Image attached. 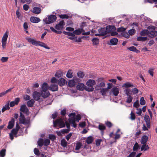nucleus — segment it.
<instances>
[{
	"label": "nucleus",
	"instance_id": "obj_13",
	"mask_svg": "<svg viewBox=\"0 0 157 157\" xmlns=\"http://www.w3.org/2000/svg\"><path fill=\"white\" fill-rule=\"evenodd\" d=\"M106 29V33H110L112 31H115L116 30V28L114 25L107 26L105 28Z\"/></svg>",
	"mask_w": 157,
	"mask_h": 157
},
{
	"label": "nucleus",
	"instance_id": "obj_23",
	"mask_svg": "<svg viewBox=\"0 0 157 157\" xmlns=\"http://www.w3.org/2000/svg\"><path fill=\"white\" fill-rule=\"evenodd\" d=\"M83 31H84V29L83 28L78 29L75 31H74L73 33V34L75 35H79L82 33V32Z\"/></svg>",
	"mask_w": 157,
	"mask_h": 157
},
{
	"label": "nucleus",
	"instance_id": "obj_14",
	"mask_svg": "<svg viewBox=\"0 0 157 157\" xmlns=\"http://www.w3.org/2000/svg\"><path fill=\"white\" fill-rule=\"evenodd\" d=\"M41 9L38 7L35 6L33 8L32 12L35 14H38L40 13Z\"/></svg>",
	"mask_w": 157,
	"mask_h": 157
},
{
	"label": "nucleus",
	"instance_id": "obj_42",
	"mask_svg": "<svg viewBox=\"0 0 157 157\" xmlns=\"http://www.w3.org/2000/svg\"><path fill=\"white\" fill-rule=\"evenodd\" d=\"M44 140L43 139L40 138L37 142L38 145L40 147H42L44 144Z\"/></svg>",
	"mask_w": 157,
	"mask_h": 157
},
{
	"label": "nucleus",
	"instance_id": "obj_44",
	"mask_svg": "<svg viewBox=\"0 0 157 157\" xmlns=\"http://www.w3.org/2000/svg\"><path fill=\"white\" fill-rule=\"evenodd\" d=\"M41 88L42 90H48V86L47 83L46 82H44L42 85Z\"/></svg>",
	"mask_w": 157,
	"mask_h": 157
},
{
	"label": "nucleus",
	"instance_id": "obj_46",
	"mask_svg": "<svg viewBox=\"0 0 157 157\" xmlns=\"http://www.w3.org/2000/svg\"><path fill=\"white\" fill-rule=\"evenodd\" d=\"M139 145L136 142L133 147V150L134 151H136L139 148Z\"/></svg>",
	"mask_w": 157,
	"mask_h": 157
},
{
	"label": "nucleus",
	"instance_id": "obj_49",
	"mask_svg": "<svg viewBox=\"0 0 157 157\" xmlns=\"http://www.w3.org/2000/svg\"><path fill=\"white\" fill-rule=\"evenodd\" d=\"M50 143V141L48 139H46L44 140V145L45 146H47Z\"/></svg>",
	"mask_w": 157,
	"mask_h": 157
},
{
	"label": "nucleus",
	"instance_id": "obj_37",
	"mask_svg": "<svg viewBox=\"0 0 157 157\" xmlns=\"http://www.w3.org/2000/svg\"><path fill=\"white\" fill-rule=\"evenodd\" d=\"M6 150L5 149H2L0 151V156L4 157L6 155Z\"/></svg>",
	"mask_w": 157,
	"mask_h": 157
},
{
	"label": "nucleus",
	"instance_id": "obj_7",
	"mask_svg": "<svg viewBox=\"0 0 157 157\" xmlns=\"http://www.w3.org/2000/svg\"><path fill=\"white\" fill-rule=\"evenodd\" d=\"M65 23L64 21L62 20L59 22L58 24L55 26V28L58 30H61L63 29Z\"/></svg>",
	"mask_w": 157,
	"mask_h": 157
},
{
	"label": "nucleus",
	"instance_id": "obj_53",
	"mask_svg": "<svg viewBox=\"0 0 157 157\" xmlns=\"http://www.w3.org/2000/svg\"><path fill=\"white\" fill-rule=\"evenodd\" d=\"M82 146V144L80 143H77L76 144V146H75V150H78L81 148V146Z\"/></svg>",
	"mask_w": 157,
	"mask_h": 157
},
{
	"label": "nucleus",
	"instance_id": "obj_2",
	"mask_svg": "<svg viewBox=\"0 0 157 157\" xmlns=\"http://www.w3.org/2000/svg\"><path fill=\"white\" fill-rule=\"evenodd\" d=\"M53 125L54 127H58L59 128L64 127L65 124L63 118H60L56 119L55 121H53Z\"/></svg>",
	"mask_w": 157,
	"mask_h": 157
},
{
	"label": "nucleus",
	"instance_id": "obj_38",
	"mask_svg": "<svg viewBox=\"0 0 157 157\" xmlns=\"http://www.w3.org/2000/svg\"><path fill=\"white\" fill-rule=\"evenodd\" d=\"M73 73L71 70H69L66 75L67 77L68 78H71L73 77Z\"/></svg>",
	"mask_w": 157,
	"mask_h": 157
},
{
	"label": "nucleus",
	"instance_id": "obj_36",
	"mask_svg": "<svg viewBox=\"0 0 157 157\" xmlns=\"http://www.w3.org/2000/svg\"><path fill=\"white\" fill-rule=\"evenodd\" d=\"M148 30H143L140 33V34L142 36H145L146 35L148 36Z\"/></svg>",
	"mask_w": 157,
	"mask_h": 157
},
{
	"label": "nucleus",
	"instance_id": "obj_35",
	"mask_svg": "<svg viewBox=\"0 0 157 157\" xmlns=\"http://www.w3.org/2000/svg\"><path fill=\"white\" fill-rule=\"evenodd\" d=\"M63 75V73L60 71H58L56 72L55 76L57 78H59Z\"/></svg>",
	"mask_w": 157,
	"mask_h": 157
},
{
	"label": "nucleus",
	"instance_id": "obj_52",
	"mask_svg": "<svg viewBox=\"0 0 157 157\" xmlns=\"http://www.w3.org/2000/svg\"><path fill=\"white\" fill-rule=\"evenodd\" d=\"M66 108H64L60 112V114L62 116H64L66 114Z\"/></svg>",
	"mask_w": 157,
	"mask_h": 157
},
{
	"label": "nucleus",
	"instance_id": "obj_58",
	"mask_svg": "<svg viewBox=\"0 0 157 157\" xmlns=\"http://www.w3.org/2000/svg\"><path fill=\"white\" fill-rule=\"evenodd\" d=\"M49 138L51 140L54 141L56 139V136L53 134H50L49 136Z\"/></svg>",
	"mask_w": 157,
	"mask_h": 157
},
{
	"label": "nucleus",
	"instance_id": "obj_48",
	"mask_svg": "<svg viewBox=\"0 0 157 157\" xmlns=\"http://www.w3.org/2000/svg\"><path fill=\"white\" fill-rule=\"evenodd\" d=\"M85 89L88 92H92L94 90L93 87H85Z\"/></svg>",
	"mask_w": 157,
	"mask_h": 157
},
{
	"label": "nucleus",
	"instance_id": "obj_59",
	"mask_svg": "<svg viewBox=\"0 0 157 157\" xmlns=\"http://www.w3.org/2000/svg\"><path fill=\"white\" fill-rule=\"evenodd\" d=\"M154 70V69L150 68H149V70L148 71V73L151 75L152 76H153V71Z\"/></svg>",
	"mask_w": 157,
	"mask_h": 157
},
{
	"label": "nucleus",
	"instance_id": "obj_39",
	"mask_svg": "<svg viewBox=\"0 0 157 157\" xmlns=\"http://www.w3.org/2000/svg\"><path fill=\"white\" fill-rule=\"evenodd\" d=\"M93 140V139L92 136H89L87 138L86 142L88 144H90L92 143Z\"/></svg>",
	"mask_w": 157,
	"mask_h": 157
},
{
	"label": "nucleus",
	"instance_id": "obj_17",
	"mask_svg": "<svg viewBox=\"0 0 157 157\" xmlns=\"http://www.w3.org/2000/svg\"><path fill=\"white\" fill-rule=\"evenodd\" d=\"M98 128L101 131V134L103 135L104 134V131L106 129L105 126L102 124H100L98 126Z\"/></svg>",
	"mask_w": 157,
	"mask_h": 157
},
{
	"label": "nucleus",
	"instance_id": "obj_27",
	"mask_svg": "<svg viewBox=\"0 0 157 157\" xmlns=\"http://www.w3.org/2000/svg\"><path fill=\"white\" fill-rule=\"evenodd\" d=\"M112 91L115 96H117L119 94V89L118 88L116 87H113L112 89Z\"/></svg>",
	"mask_w": 157,
	"mask_h": 157
},
{
	"label": "nucleus",
	"instance_id": "obj_30",
	"mask_svg": "<svg viewBox=\"0 0 157 157\" xmlns=\"http://www.w3.org/2000/svg\"><path fill=\"white\" fill-rule=\"evenodd\" d=\"M127 49L129 50L130 51H133L136 53H138L140 52L139 51L137 50L135 47L133 46H132L130 47H128L127 48Z\"/></svg>",
	"mask_w": 157,
	"mask_h": 157
},
{
	"label": "nucleus",
	"instance_id": "obj_25",
	"mask_svg": "<svg viewBox=\"0 0 157 157\" xmlns=\"http://www.w3.org/2000/svg\"><path fill=\"white\" fill-rule=\"evenodd\" d=\"M134 86L133 84L128 82H127L123 84L122 86V87H125V88H128L130 87H132Z\"/></svg>",
	"mask_w": 157,
	"mask_h": 157
},
{
	"label": "nucleus",
	"instance_id": "obj_33",
	"mask_svg": "<svg viewBox=\"0 0 157 157\" xmlns=\"http://www.w3.org/2000/svg\"><path fill=\"white\" fill-rule=\"evenodd\" d=\"M10 108L9 106V101H8L5 106H3L2 109V112L3 113L7 110L9 109Z\"/></svg>",
	"mask_w": 157,
	"mask_h": 157
},
{
	"label": "nucleus",
	"instance_id": "obj_62",
	"mask_svg": "<svg viewBox=\"0 0 157 157\" xmlns=\"http://www.w3.org/2000/svg\"><path fill=\"white\" fill-rule=\"evenodd\" d=\"M105 124L109 128H111L113 126L112 124L109 121H107L105 122Z\"/></svg>",
	"mask_w": 157,
	"mask_h": 157
},
{
	"label": "nucleus",
	"instance_id": "obj_47",
	"mask_svg": "<svg viewBox=\"0 0 157 157\" xmlns=\"http://www.w3.org/2000/svg\"><path fill=\"white\" fill-rule=\"evenodd\" d=\"M133 98L132 96H128L127 99L126 101V102L130 103L132 102Z\"/></svg>",
	"mask_w": 157,
	"mask_h": 157
},
{
	"label": "nucleus",
	"instance_id": "obj_19",
	"mask_svg": "<svg viewBox=\"0 0 157 157\" xmlns=\"http://www.w3.org/2000/svg\"><path fill=\"white\" fill-rule=\"evenodd\" d=\"M148 139V137L146 135L142 136L141 140V143L142 144H146V142Z\"/></svg>",
	"mask_w": 157,
	"mask_h": 157
},
{
	"label": "nucleus",
	"instance_id": "obj_16",
	"mask_svg": "<svg viewBox=\"0 0 157 157\" xmlns=\"http://www.w3.org/2000/svg\"><path fill=\"white\" fill-rule=\"evenodd\" d=\"M40 21L39 18L35 17H32L30 18V21L33 23H37L40 22Z\"/></svg>",
	"mask_w": 157,
	"mask_h": 157
},
{
	"label": "nucleus",
	"instance_id": "obj_54",
	"mask_svg": "<svg viewBox=\"0 0 157 157\" xmlns=\"http://www.w3.org/2000/svg\"><path fill=\"white\" fill-rule=\"evenodd\" d=\"M139 92L138 90L136 88H135L132 90V92L133 94H135L138 93Z\"/></svg>",
	"mask_w": 157,
	"mask_h": 157
},
{
	"label": "nucleus",
	"instance_id": "obj_8",
	"mask_svg": "<svg viewBox=\"0 0 157 157\" xmlns=\"http://www.w3.org/2000/svg\"><path fill=\"white\" fill-rule=\"evenodd\" d=\"M20 111L21 112L25 113V114L27 115L29 114V109L25 105H22L21 106Z\"/></svg>",
	"mask_w": 157,
	"mask_h": 157
},
{
	"label": "nucleus",
	"instance_id": "obj_50",
	"mask_svg": "<svg viewBox=\"0 0 157 157\" xmlns=\"http://www.w3.org/2000/svg\"><path fill=\"white\" fill-rule=\"evenodd\" d=\"M108 91V89L104 88L101 90V93L102 95H104L106 94V92Z\"/></svg>",
	"mask_w": 157,
	"mask_h": 157
},
{
	"label": "nucleus",
	"instance_id": "obj_63",
	"mask_svg": "<svg viewBox=\"0 0 157 157\" xmlns=\"http://www.w3.org/2000/svg\"><path fill=\"white\" fill-rule=\"evenodd\" d=\"M8 57H2L1 59V61L2 63H5L6 62L8 59Z\"/></svg>",
	"mask_w": 157,
	"mask_h": 157
},
{
	"label": "nucleus",
	"instance_id": "obj_3",
	"mask_svg": "<svg viewBox=\"0 0 157 157\" xmlns=\"http://www.w3.org/2000/svg\"><path fill=\"white\" fill-rule=\"evenodd\" d=\"M57 17L55 15H50L48 16V18L44 19L43 21L46 24H49L55 21Z\"/></svg>",
	"mask_w": 157,
	"mask_h": 157
},
{
	"label": "nucleus",
	"instance_id": "obj_28",
	"mask_svg": "<svg viewBox=\"0 0 157 157\" xmlns=\"http://www.w3.org/2000/svg\"><path fill=\"white\" fill-rule=\"evenodd\" d=\"M118 41V39L116 38H113L111 39L110 40V42L111 43V45H115L117 44Z\"/></svg>",
	"mask_w": 157,
	"mask_h": 157
},
{
	"label": "nucleus",
	"instance_id": "obj_45",
	"mask_svg": "<svg viewBox=\"0 0 157 157\" xmlns=\"http://www.w3.org/2000/svg\"><path fill=\"white\" fill-rule=\"evenodd\" d=\"M63 33L66 35L71 36H75V35L73 34V32L71 33L70 32L63 31Z\"/></svg>",
	"mask_w": 157,
	"mask_h": 157
},
{
	"label": "nucleus",
	"instance_id": "obj_18",
	"mask_svg": "<svg viewBox=\"0 0 157 157\" xmlns=\"http://www.w3.org/2000/svg\"><path fill=\"white\" fill-rule=\"evenodd\" d=\"M15 120L14 118H12L11 120L9 122L7 128L9 129H12L14 126Z\"/></svg>",
	"mask_w": 157,
	"mask_h": 157
},
{
	"label": "nucleus",
	"instance_id": "obj_60",
	"mask_svg": "<svg viewBox=\"0 0 157 157\" xmlns=\"http://www.w3.org/2000/svg\"><path fill=\"white\" fill-rule=\"evenodd\" d=\"M75 121H77V122H79V120H80L81 118V115L79 114H78L75 116Z\"/></svg>",
	"mask_w": 157,
	"mask_h": 157
},
{
	"label": "nucleus",
	"instance_id": "obj_24",
	"mask_svg": "<svg viewBox=\"0 0 157 157\" xmlns=\"http://www.w3.org/2000/svg\"><path fill=\"white\" fill-rule=\"evenodd\" d=\"M85 86L84 84L79 83L76 86L77 90H82L85 89Z\"/></svg>",
	"mask_w": 157,
	"mask_h": 157
},
{
	"label": "nucleus",
	"instance_id": "obj_15",
	"mask_svg": "<svg viewBox=\"0 0 157 157\" xmlns=\"http://www.w3.org/2000/svg\"><path fill=\"white\" fill-rule=\"evenodd\" d=\"M95 84V81L93 79H89L86 82V85L90 87H93Z\"/></svg>",
	"mask_w": 157,
	"mask_h": 157
},
{
	"label": "nucleus",
	"instance_id": "obj_43",
	"mask_svg": "<svg viewBox=\"0 0 157 157\" xmlns=\"http://www.w3.org/2000/svg\"><path fill=\"white\" fill-rule=\"evenodd\" d=\"M59 16L61 19H68L69 18V16L66 14L59 15Z\"/></svg>",
	"mask_w": 157,
	"mask_h": 157
},
{
	"label": "nucleus",
	"instance_id": "obj_22",
	"mask_svg": "<svg viewBox=\"0 0 157 157\" xmlns=\"http://www.w3.org/2000/svg\"><path fill=\"white\" fill-rule=\"evenodd\" d=\"M66 83V80L63 78H60L58 80V83L59 85L61 86L65 85Z\"/></svg>",
	"mask_w": 157,
	"mask_h": 157
},
{
	"label": "nucleus",
	"instance_id": "obj_26",
	"mask_svg": "<svg viewBox=\"0 0 157 157\" xmlns=\"http://www.w3.org/2000/svg\"><path fill=\"white\" fill-rule=\"evenodd\" d=\"M35 101L34 100L31 99L27 101V104L28 107H32Z\"/></svg>",
	"mask_w": 157,
	"mask_h": 157
},
{
	"label": "nucleus",
	"instance_id": "obj_1",
	"mask_svg": "<svg viewBox=\"0 0 157 157\" xmlns=\"http://www.w3.org/2000/svg\"><path fill=\"white\" fill-rule=\"evenodd\" d=\"M26 40L29 43L33 45L36 46H40L48 49H50V48L48 47L45 43L37 41L35 39L31 38H27Z\"/></svg>",
	"mask_w": 157,
	"mask_h": 157
},
{
	"label": "nucleus",
	"instance_id": "obj_64",
	"mask_svg": "<svg viewBox=\"0 0 157 157\" xmlns=\"http://www.w3.org/2000/svg\"><path fill=\"white\" fill-rule=\"evenodd\" d=\"M34 152L35 155H40V151L37 148H35L34 149Z\"/></svg>",
	"mask_w": 157,
	"mask_h": 157
},
{
	"label": "nucleus",
	"instance_id": "obj_57",
	"mask_svg": "<svg viewBox=\"0 0 157 157\" xmlns=\"http://www.w3.org/2000/svg\"><path fill=\"white\" fill-rule=\"evenodd\" d=\"M140 103L141 105H144L145 104V101L144 100V98L142 97L140 100Z\"/></svg>",
	"mask_w": 157,
	"mask_h": 157
},
{
	"label": "nucleus",
	"instance_id": "obj_20",
	"mask_svg": "<svg viewBox=\"0 0 157 157\" xmlns=\"http://www.w3.org/2000/svg\"><path fill=\"white\" fill-rule=\"evenodd\" d=\"M58 86L56 84L51 85L49 87V90L52 91H55L58 90Z\"/></svg>",
	"mask_w": 157,
	"mask_h": 157
},
{
	"label": "nucleus",
	"instance_id": "obj_4",
	"mask_svg": "<svg viewBox=\"0 0 157 157\" xmlns=\"http://www.w3.org/2000/svg\"><path fill=\"white\" fill-rule=\"evenodd\" d=\"M149 29H153V30L149 31H148V36L149 37L153 38L157 36V33L155 30V28L153 26H150L148 27Z\"/></svg>",
	"mask_w": 157,
	"mask_h": 157
},
{
	"label": "nucleus",
	"instance_id": "obj_12",
	"mask_svg": "<svg viewBox=\"0 0 157 157\" xmlns=\"http://www.w3.org/2000/svg\"><path fill=\"white\" fill-rule=\"evenodd\" d=\"M76 114L75 113H71L68 115L69 117L68 119V121L69 123L75 121V116Z\"/></svg>",
	"mask_w": 157,
	"mask_h": 157
},
{
	"label": "nucleus",
	"instance_id": "obj_56",
	"mask_svg": "<svg viewBox=\"0 0 157 157\" xmlns=\"http://www.w3.org/2000/svg\"><path fill=\"white\" fill-rule=\"evenodd\" d=\"M77 75L80 78H82L84 76L83 73L81 71L78 72Z\"/></svg>",
	"mask_w": 157,
	"mask_h": 157
},
{
	"label": "nucleus",
	"instance_id": "obj_40",
	"mask_svg": "<svg viewBox=\"0 0 157 157\" xmlns=\"http://www.w3.org/2000/svg\"><path fill=\"white\" fill-rule=\"evenodd\" d=\"M61 145L64 147H66L67 146V142L64 139H62L61 142Z\"/></svg>",
	"mask_w": 157,
	"mask_h": 157
},
{
	"label": "nucleus",
	"instance_id": "obj_32",
	"mask_svg": "<svg viewBox=\"0 0 157 157\" xmlns=\"http://www.w3.org/2000/svg\"><path fill=\"white\" fill-rule=\"evenodd\" d=\"M149 147L148 145H147L146 144H143L141 148V151H147L149 149Z\"/></svg>",
	"mask_w": 157,
	"mask_h": 157
},
{
	"label": "nucleus",
	"instance_id": "obj_6",
	"mask_svg": "<svg viewBox=\"0 0 157 157\" xmlns=\"http://www.w3.org/2000/svg\"><path fill=\"white\" fill-rule=\"evenodd\" d=\"M99 33L95 34V35L99 36H104L107 34L106 29L105 28H101L98 30Z\"/></svg>",
	"mask_w": 157,
	"mask_h": 157
},
{
	"label": "nucleus",
	"instance_id": "obj_31",
	"mask_svg": "<svg viewBox=\"0 0 157 157\" xmlns=\"http://www.w3.org/2000/svg\"><path fill=\"white\" fill-rule=\"evenodd\" d=\"M75 82L74 80H70L68 83V86L70 87H72L74 86L75 85Z\"/></svg>",
	"mask_w": 157,
	"mask_h": 157
},
{
	"label": "nucleus",
	"instance_id": "obj_9",
	"mask_svg": "<svg viewBox=\"0 0 157 157\" xmlns=\"http://www.w3.org/2000/svg\"><path fill=\"white\" fill-rule=\"evenodd\" d=\"M41 96L40 93L36 91L34 92L33 94V98L36 101H38L40 99Z\"/></svg>",
	"mask_w": 157,
	"mask_h": 157
},
{
	"label": "nucleus",
	"instance_id": "obj_34",
	"mask_svg": "<svg viewBox=\"0 0 157 157\" xmlns=\"http://www.w3.org/2000/svg\"><path fill=\"white\" fill-rule=\"evenodd\" d=\"M147 40V37L139 36L137 38V40L138 41H145Z\"/></svg>",
	"mask_w": 157,
	"mask_h": 157
},
{
	"label": "nucleus",
	"instance_id": "obj_11",
	"mask_svg": "<svg viewBox=\"0 0 157 157\" xmlns=\"http://www.w3.org/2000/svg\"><path fill=\"white\" fill-rule=\"evenodd\" d=\"M144 120L146 123V124L148 128H150L151 127L150 120L149 117L148 115H145L144 117Z\"/></svg>",
	"mask_w": 157,
	"mask_h": 157
},
{
	"label": "nucleus",
	"instance_id": "obj_29",
	"mask_svg": "<svg viewBox=\"0 0 157 157\" xmlns=\"http://www.w3.org/2000/svg\"><path fill=\"white\" fill-rule=\"evenodd\" d=\"M13 88H13H10L8 90H7L6 91H4L0 93V98L2 97L3 96L5 95L6 94L10 92Z\"/></svg>",
	"mask_w": 157,
	"mask_h": 157
},
{
	"label": "nucleus",
	"instance_id": "obj_21",
	"mask_svg": "<svg viewBox=\"0 0 157 157\" xmlns=\"http://www.w3.org/2000/svg\"><path fill=\"white\" fill-rule=\"evenodd\" d=\"M19 121L20 123L25 124H28L29 122L28 120H26L25 117H20Z\"/></svg>",
	"mask_w": 157,
	"mask_h": 157
},
{
	"label": "nucleus",
	"instance_id": "obj_55",
	"mask_svg": "<svg viewBox=\"0 0 157 157\" xmlns=\"http://www.w3.org/2000/svg\"><path fill=\"white\" fill-rule=\"evenodd\" d=\"M136 30L133 29H131L128 31L129 34L130 35H133L135 33Z\"/></svg>",
	"mask_w": 157,
	"mask_h": 157
},
{
	"label": "nucleus",
	"instance_id": "obj_5",
	"mask_svg": "<svg viewBox=\"0 0 157 157\" xmlns=\"http://www.w3.org/2000/svg\"><path fill=\"white\" fill-rule=\"evenodd\" d=\"M8 31H6L4 34L2 39V46L3 49L5 48L6 44V42L8 37Z\"/></svg>",
	"mask_w": 157,
	"mask_h": 157
},
{
	"label": "nucleus",
	"instance_id": "obj_51",
	"mask_svg": "<svg viewBox=\"0 0 157 157\" xmlns=\"http://www.w3.org/2000/svg\"><path fill=\"white\" fill-rule=\"evenodd\" d=\"M18 131L14 129V128L12 129L11 131V133L15 135V136L16 137H17V135L18 133Z\"/></svg>",
	"mask_w": 157,
	"mask_h": 157
},
{
	"label": "nucleus",
	"instance_id": "obj_61",
	"mask_svg": "<svg viewBox=\"0 0 157 157\" xmlns=\"http://www.w3.org/2000/svg\"><path fill=\"white\" fill-rule=\"evenodd\" d=\"M122 35L123 36L125 37L128 38L129 37V34H128L127 32H124L122 33Z\"/></svg>",
	"mask_w": 157,
	"mask_h": 157
},
{
	"label": "nucleus",
	"instance_id": "obj_41",
	"mask_svg": "<svg viewBox=\"0 0 157 157\" xmlns=\"http://www.w3.org/2000/svg\"><path fill=\"white\" fill-rule=\"evenodd\" d=\"M92 41L93 42V44L94 45H97L99 43L98 39L97 38H93Z\"/></svg>",
	"mask_w": 157,
	"mask_h": 157
},
{
	"label": "nucleus",
	"instance_id": "obj_10",
	"mask_svg": "<svg viewBox=\"0 0 157 157\" xmlns=\"http://www.w3.org/2000/svg\"><path fill=\"white\" fill-rule=\"evenodd\" d=\"M40 94L41 96L44 98L48 97L50 95V93L48 90H41Z\"/></svg>",
	"mask_w": 157,
	"mask_h": 157
}]
</instances>
